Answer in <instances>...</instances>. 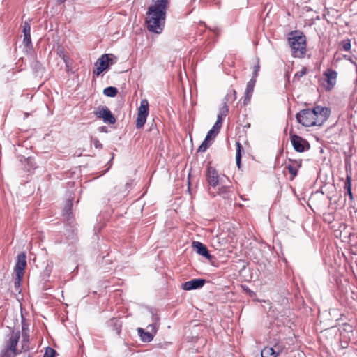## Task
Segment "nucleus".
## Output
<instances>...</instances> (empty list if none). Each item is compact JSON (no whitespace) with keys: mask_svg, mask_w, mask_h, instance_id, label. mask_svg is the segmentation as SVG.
<instances>
[{"mask_svg":"<svg viewBox=\"0 0 357 357\" xmlns=\"http://www.w3.org/2000/svg\"><path fill=\"white\" fill-rule=\"evenodd\" d=\"M153 3L146 12L147 29L155 33H160L165 26L166 13L170 0H153Z\"/></svg>","mask_w":357,"mask_h":357,"instance_id":"obj_1","label":"nucleus"},{"mask_svg":"<svg viewBox=\"0 0 357 357\" xmlns=\"http://www.w3.org/2000/svg\"><path fill=\"white\" fill-rule=\"evenodd\" d=\"M331 110L326 107L316 106L304 109L296 114L297 121L305 127L321 126L329 117Z\"/></svg>","mask_w":357,"mask_h":357,"instance_id":"obj_2","label":"nucleus"},{"mask_svg":"<svg viewBox=\"0 0 357 357\" xmlns=\"http://www.w3.org/2000/svg\"><path fill=\"white\" fill-rule=\"evenodd\" d=\"M294 57L303 58L306 52V38L303 32L294 31L288 38Z\"/></svg>","mask_w":357,"mask_h":357,"instance_id":"obj_3","label":"nucleus"},{"mask_svg":"<svg viewBox=\"0 0 357 357\" xmlns=\"http://www.w3.org/2000/svg\"><path fill=\"white\" fill-rule=\"evenodd\" d=\"M20 337V333L19 331L12 332L6 343V348L1 352L2 357H15L18 354L16 347Z\"/></svg>","mask_w":357,"mask_h":357,"instance_id":"obj_4","label":"nucleus"},{"mask_svg":"<svg viewBox=\"0 0 357 357\" xmlns=\"http://www.w3.org/2000/svg\"><path fill=\"white\" fill-rule=\"evenodd\" d=\"M116 57L111 54H105L102 55L96 62V69L93 70V75L99 76L105 70L109 68V65L115 62Z\"/></svg>","mask_w":357,"mask_h":357,"instance_id":"obj_5","label":"nucleus"},{"mask_svg":"<svg viewBox=\"0 0 357 357\" xmlns=\"http://www.w3.org/2000/svg\"><path fill=\"white\" fill-rule=\"evenodd\" d=\"M26 266V256L24 252H21L17 256V261L15 266V272L17 279V282H15V285H19L20 282L22 280L24 269Z\"/></svg>","mask_w":357,"mask_h":357,"instance_id":"obj_6","label":"nucleus"},{"mask_svg":"<svg viewBox=\"0 0 357 357\" xmlns=\"http://www.w3.org/2000/svg\"><path fill=\"white\" fill-rule=\"evenodd\" d=\"M149 115V102L146 99H143L140 102V106L138 109L137 117L136 120V128H142L146 121Z\"/></svg>","mask_w":357,"mask_h":357,"instance_id":"obj_7","label":"nucleus"},{"mask_svg":"<svg viewBox=\"0 0 357 357\" xmlns=\"http://www.w3.org/2000/svg\"><path fill=\"white\" fill-rule=\"evenodd\" d=\"M290 139L291 144L296 151L302 153L310 149V144L308 142L301 137L296 134L291 133Z\"/></svg>","mask_w":357,"mask_h":357,"instance_id":"obj_8","label":"nucleus"},{"mask_svg":"<svg viewBox=\"0 0 357 357\" xmlns=\"http://www.w3.org/2000/svg\"><path fill=\"white\" fill-rule=\"evenodd\" d=\"M206 176L207 182L213 188L224 183L223 178L219 176L218 171L213 167L207 168Z\"/></svg>","mask_w":357,"mask_h":357,"instance_id":"obj_9","label":"nucleus"},{"mask_svg":"<svg viewBox=\"0 0 357 357\" xmlns=\"http://www.w3.org/2000/svg\"><path fill=\"white\" fill-rule=\"evenodd\" d=\"M95 116L98 119H102L106 123L113 124L116 122V119L112 112L105 106L99 107L94 112Z\"/></svg>","mask_w":357,"mask_h":357,"instance_id":"obj_10","label":"nucleus"},{"mask_svg":"<svg viewBox=\"0 0 357 357\" xmlns=\"http://www.w3.org/2000/svg\"><path fill=\"white\" fill-rule=\"evenodd\" d=\"M206 283V280L202 278L192 279L182 284L181 287L183 290L190 291L202 288Z\"/></svg>","mask_w":357,"mask_h":357,"instance_id":"obj_11","label":"nucleus"},{"mask_svg":"<svg viewBox=\"0 0 357 357\" xmlns=\"http://www.w3.org/2000/svg\"><path fill=\"white\" fill-rule=\"evenodd\" d=\"M192 248L196 252L208 259H211L213 256L209 253L206 246L199 241H193Z\"/></svg>","mask_w":357,"mask_h":357,"instance_id":"obj_12","label":"nucleus"},{"mask_svg":"<svg viewBox=\"0 0 357 357\" xmlns=\"http://www.w3.org/2000/svg\"><path fill=\"white\" fill-rule=\"evenodd\" d=\"M324 75L326 78V82H327V84H328L327 89L330 90L332 88H333V86L336 84V79H337V72L335 70H333L331 68H328L324 73Z\"/></svg>","mask_w":357,"mask_h":357,"instance_id":"obj_13","label":"nucleus"},{"mask_svg":"<svg viewBox=\"0 0 357 357\" xmlns=\"http://www.w3.org/2000/svg\"><path fill=\"white\" fill-rule=\"evenodd\" d=\"M255 83L256 79H255V78H251L250 81L247 83L243 100L244 105H247L250 102L254 91Z\"/></svg>","mask_w":357,"mask_h":357,"instance_id":"obj_14","label":"nucleus"},{"mask_svg":"<svg viewBox=\"0 0 357 357\" xmlns=\"http://www.w3.org/2000/svg\"><path fill=\"white\" fill-rule=\"evenodd\" d=\"M73 197L71 196H69L68 197L66 204L63 207V215L65 217V218L68 220H70L73 218L72 215V207H73Z\"/></svg>","mask_w":357,"mask_h":357,"instance_id":"obj_15","label":"nucleus"},{"mask_svg":"<svg viewBox=\"0 0 357 357\" xmlns=\"http://www.w3.org/2000/svg\"><path fill=\"white\" fill-rule=\"evenodd\" d=\"M137 333L139 336L140 337V339L144 342H150L153 340L154 334L149 332V331H145L142 328H137Z\"/></svg>","mask_w":357,"mask_h":357,"instance_id":"obj_16","label":"nucleus"},{"mask_svg":"<svg viewBox=\"0 0 357 357\" xmlns=\"http://www.w3.org/2000/svg\"><path fill=\"white\" fill-rule=\"evenodd\" d=\"M228 112L229 107L227 105V103L224 102L222 107H221L219 109L215 123H218V125L222 126L223 119L227 115Z\"/></svg>","mask_w":357,"mask_h":357,"instance_id":"obj_17","label":"nucleus"},{"mask_svg":"<svg viewBox=\"0 0 357 357\" xmlns=\"http://www.w3.org/2000/svg\"><path fill=\"white\" fill-rule=\"evenodd\" d=\"M220 126L218 125V123H215L213 125L212 128L208 132L205 139L208 141L213 140V139L218 135L219 133L220 129Z\"/></svg>","mask_w":357,"mask_h":357,"instance_id":"obj_18","label":"nucleus"},{"mask_svg":"<svg viewBox=\"0 0 357 357\" xmlns=\"http://www.w3.org/2000/svg\"><path fill=\"white\" fill-rule=\"evenodd\" d=\"M275 354V351L271 347H266L261 351V357H277Z\"/></svg>","mask_w":357,"mask_h":357,"instance_id":"obj_19","label":"nucleus"},{"mask_svg":"<svg viewBox=\"0 0 357 357\" xmlns=\"http://www.w3.org/2000/svg\"><path fill=\"white\" fill-rule=\"evenodd\" d=\"M118 93V90L114 86H108L103 90V93L107 97L113 98Z\"/></svg>","mask_w":357,"mask_h":357,"instance_id":"obj_20","label":"nucleus"},{"mask_svg":"<svg viewBox=\"0 0 357 357\" xmlns=\"http://www.w3.org/2000/svg\"><path fill=\"white\" fill-rule=\"evenodd\" d=\"M29 336L27 334L22 335V351H27L30 349L29 345Z\"/></svg>","mask_w":357,"mask_h":357,"instance_id":"obj_21","label":"nucleus"},{"mask_svg":"<svg viewBox=\"0 0 357 357\" xmlns=\"http://www.w3.org/2000/svg\"><path fill=\"white\" fill-rule=\"evenodd\" d=\"M236 99V92L234 89H230L225 97V102H232Z\"/></svg>","mask_w":357,"mask_h":357,"instance_id":"obj_22","label":"nucleus"},{"mask_svg":"<svg viewBox=\"0 0 357 357\" xmlns=\"http://www.w3.org/2000/svg\"><path fill=\"white\" fill-rule=\"evenodd\" d=\"M272 349L275 351V355L278 356L285 349V346L282 342H276Z\"/></svg>","mask_w":357,"mask_h":357,"instance_id":"obj_23","label":"nucleus"},{"mask_svg":"<svg viewBox=\"0 0 357 357\" xmlns=\"http://www.w3.org/2000/svg\"><path fill=\"white\" fill-rule=\"evenodd\" d=\"M221 186L218 188V191L217 192L218 195H222L223 197H225V195H227L229 192V187L222 184H220Z\"/></svg>","mask_w":357,"mask_h":357,"instance_id":"obj_24","label":"nucleus"},{"mask_svg":"<svg viewBox=\"0 0 357 357\" xmlns=\"http://www.w3.org/2000/svg\"><path fill=\"white\" fill-rule=\"evenodd\" d=\"M211 145V143L209 141L204 139V140L202 142V143L199 146L197 151L198 152H205L206 149L209 147Z\"/></svg>","mask_w":357,"mask_h":357,"instance_id":"obj_25","label":"nucleus"},{"mask_svg":"<svg viewBox=\"0 0 357 357\" xmlns=\"http://www.w3.org/2000/svg\"><path fill=\"white\" fill-rule=\"evenodd\" d=\"M158 328L159 325L153 322L147 326V329L149 330L148 331L153 333L154 335L157 333Z\"/></svg>","mask_w":357,"mask_h":357,"instance_id":"obj_26","label":"nucleus"},{"mask_svg":"<svg viewBox=\"0 0 357 357\" xmlns=\"http://www.w3.org/2000/svg\"><path fill=\"white\" fill-rule=\"evenodd\" d=\"M344 189L345 191L351 190V177L349 174H347L346 181L344 185Z\"/></svg>","mask_w":357,"mask_h":357,"instance_id":"obj_27","label":"nucleus"},{"mask_svg":"<svg viewBox=\"0 0 357 357\" xmlns=\"http://www.w3.org/2000/svg\"><path fill=\"white\" fill-rule=\"evenodd\" d=\"M56 354V351L54 349L47 347L43 357H55Z\"/></svg>","mask_w":357,"mask_h":357,"instance_id":"obj_28","label":"nucleus"},{"mask_svg":"<svg viewBox=\"0 0 357 357\" xmlns=\"http://www.w3.org/2000/svg\"><path fill=\"white\" fill-rule=\"evenodd\" d=\"M150 312L151 314V321H152V322L153 323H155L156 324L160 325V317L158 316V314H157L155 312V310H153L152 309L150 310Z\"/></svg>","mask_w":357,"mask_h":357,"instance_id":"obj_29","label":"nucleus"},{"mask_svg":"<svg viewBox=\"0 0 357 357\" xmlns=\"http://www.w3.org/2000/svg\"><path fill=\"white\" fill-rule=\"evenodd\" d=\"M286 167L289 170V173L292 175V178H294L297 175V167L289 164H288Z\"/></svg>","mask_w":357,"mask_h":357,"instance_id":"obj_30","label":"nucleus"},{"mask_svg":"<svg viewBox=\"0 0 357 357\" xmlns=\"http://www.w3.org/2000/svg\"><path fill=\"white\" fill-rule=\"evenodd\" d=\"M260 69V65L259 59H257V63L253 66V72H252V78H255L256 79L257 77L258 76V73Z\"/></svg>","mask_w":357,"mask_h":357,"instance_id":"obj_31","label":"nucleus"},{"mask_svg":"<svg viewBox=\"0 0 357 357\" xmlns=\"http://www.w3.org/2000/svg\"><path fill=\"white\" fill-rule=\"evenodd\" d=\"M22 32L24 35L31 34V25L29 22L25 21L24 22Z\"/></svg>","mask_w":357,"mask_h":357,"instance_id":"obj_32","label":"nucleus"},{"mask_svg":"<svg viewBox=\"0 0 357 357\" xmlns=\"http://www.w3.org/2000/svg\"><path fill=\"white\" fill-rule=\"evenodd\" d=\"M23 44L26 47H29L31 45V34L24 35Z\"/></svg>","mask_w":357,"mask_h":357,"instance_id":"obj_33","label":"nucleus"},{"mask_svg":"<svg viewBox=\"0 0 357 357\" xmlns=\"http://www.w3.org/2000/svg\"><path fill=\"white\" fill-rule=\"evenodd\" d=\"M307 73V69L305 67H303L301 71L299 72H297L296 73H295L294 75V78H301L303 76H304L305 74Z\"/></svg>","mask_w":357,"mask_h":357,"instance_id":"obj_34","label":"nucleus"},{"mask_svg":"<svg viewBox=\"0 0 357 357\" xmlns=\"http://www.w3.org/2000/svg\"><path fill=\"white\" fill-rule=\"evenodd\" d=\"M342 329L347 333H351L353 331V327L348 323H344L342 324Z\"/></svg>","mask_w":357,"mask_h":357,"instance_id":"obj_35","label":"nucleus"},{"mask_svg":"<svg viewBox=\"0 0 357 357\" xmlns=\"http://www.w3.org/2000/svg\"><path fill=\"white\" fill-rule=\"evenodd\" d=\"M342 48L345 51H349L351 49V43L349 40H344L342 42Z\"/></svg>","mask_w":357,"mask_h":357,"instance_id":"obj_36","label":"nucleus"},{"mask_svg":"<svg viewBox=\"0 0 357 357\" xmlns=\"http://www.w3.org/2000/svg\"><path fill=\"white\" fill-rule=\"evenodd\" d=\"M91 140L96 149H101L102 148V144L97 138H93Z\"/></svg>","mask_w":357,"mask_h":357,"instance_id":"obj_37","label":"nucleus"},{"mask_svg":"<svg viewBox=\"0 0 357 357\" xmlns=\"http://www.w3.org/2000/svg\"><path fill=\"white\" fill-rule=\"evenodd\" d=\"M243 151V147L239 142H236V155H241V152Z\"/></svg>","mask_w":357,"mask_h":357,"instance_id":"obj_38","label":"nucleus"},{"mask_svg":"<svg viewBox=\"0 0 357 357\" xmlns=\"http://www.w3.org/2000/svg\"><path fill=\"white\" fill-rule=\"evenodd\" d=\"M59 55L60 57H62L63 61L67 64L68 58L65 56L63 50H60L59 52Z\"/></svg>","mask_w":357,"mask_h":357,"instance_id":"obj_39","label":"nucleus"},{"mask_svg":"<svg viewBox=\"0 0 357 357\" xmlns=\"http://www.w3.org/2000/svg\"><path fill=\"white\" fill-rule=\"evenodd\" d=\"M215 35L218 36L220 33V29L218 27L209 28Z\"/></svg>","mask_w":357,"mask_h":357,"instance_id":"obj_40","label":"nucleus"},{"mask_svg":"<svg viewBox=\"0 0 357 357\" xmlns=\"http://www.w3.org/2000/svg\"><path fill=\"white\" fill-rule=\"evenodd\" d=\"M241 155H236V165L238 168L240 167V165H241Z\"/></svg>","mask_w":357,"mask_h":357,"instance_id":"obj_41","label":"nucleus"},{"mask_svg":"<svg viewBox=\"0 0 357 357\" xmlns=\"http://www.w3.org/2000/svg\"><path fill=\"white\" fill-rule=\"evenodd\" d=\"M345 195H349V199H350L351 201L353 200L354 197H353V194L351 192V190L345 191Z\"/></svg>","mask_w":357,"mask_h":357,"instance_id":"obj_42","label":"nucleus"},{"mask_svg":"<svg viewBox=\"0 0 357 357\" xmlns=\"http://www.w3.org/2000/svg\"><path fill=\"white\" fill-rule=\"evenodd\" d=\"M26 162L28 165H30L31 168H34V165H33V159L31 158H26Z\"/></svg>","mask_w":357,"mask_h":357,"instance_id":"obj_43","label":"nucleus"},{"mask_svg":"<svg viewBox=\"0 0 357 357\" xmlns=\"http://www.w3.org/2000/svg\"><path fill=\"white\" fill-rule=\"evenodd\" d=\"M99 130H100V132H107V128L105 126L100 127Z\"/></svg>","mask_w":357,"mask_h":357,"instance_id":"obj_44","label":"nucleus"},{"mask_svg":"<svg viewBox=\"0 0 357 357\" xmlns=\"http://www.w3.org/2000/svg\"><path fill=\"white\" fill-rule=\"evenodd\" d=\"M58 3H64L66 0H56Z\"/></svg>","mask_w":357,"mask_h":357,"instance_id":"obj_45","label":"nucleus"}]
</instances>
